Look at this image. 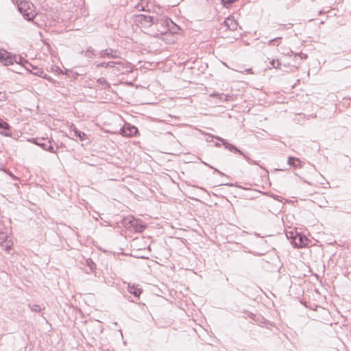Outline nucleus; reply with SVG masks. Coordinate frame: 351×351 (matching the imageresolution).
Returning a JSON list of instances; mask_svg holds the SVG:
<instances>
[{
	"label": "nucleus",
	"mask_w": 351,
	"mask_h": 351,
	"mask_svg": "<svg viewBox=\"0 0 351 351\" xmlns=\"http://www.w3.org/2000/svg\"><path fill=\"white\" fill-rule=\"evenodd\" d=\"M299 56H300V58H301L302 59H303V58H304V59L307 58V55H306V54H304V53H301L300 54H299Z\"/></svg>",
	"instance_id": "c756f323"
},
{
	"label": "nucleus",
	"mask_w": 351,
	"mask_h": 351,
	"mask_svg": "<svg viewBox=\"0 0 351 351\" xmlns=\"http://www.w3.org/2000/svg\"><path fill=\"white\" fill-rule=\"evenodd\" d=\"M71 130L73 131L75 136L81 141H84L87 138V135L84 132L78 130L73 124L71 125Z\"/></svg>",
	"instance_id": "4468645a"
},
{
	"label": "nucleus",
	"mask_w": 351,
	"mask_h": 351,
	"mask_svg": "<svg viewBox=\"0 0 351 351\" xmlns=\"http://www.w3.org/2000/svg\"><path fill=\"white\" fill-rule=\"evenodd\" d=\"M138 221L137 219H135L134 218L132 219V220L130 221V223H131V226H135L137 225Z\"/></svg>",
	"instance_id": "c85d7f7f"
},
{
	"label": "nucleus",
	"mask_w": 351,
	"mask_h": 351,
	"mask_svg": "<svg viewBox=\"0 0 351 351\" xmlns=\"http://www.w3.org/2000/svg\"><path fill=\"white\" fill-rule=\"evenodd\" d=\"M0 134L4 135L5 136H10L12 135V132L10 130L9 124L1 119H0Z\"/></svg>",
	"instance_id": "9b49d317"
},
{
	"label": "nucleus",
	"mask_w": 351,
	"mask_h": 351,
	"mask_svg": "<svg viewBox=\"0 0 351 351\" xmlns=\"http://www.w3.org/2000/svg\"><path fill=\"white\" fill-rule=\"evenodd\" d=\"M137 21L144 25L150 26L152 24H154L153 17L145 14L138 15Z\"/></svg>",
	"instance_id": "9d476101"
},
{
	"label": "nucleus",
	"mask_w": 351,
	"mask_h": 351,
	"mask_svg": "<svg viewBox=\"0 0 351 351\" xmlns=\"http://www.w3.org/2000/svg\"><path fill=\"white\" fill-rule=\"evenodd\" d=\"M81 53L88 58H94L97 56L95 50L92 47H88L86 51H81Z\"/></svg>",
	"instance_id": "2eb2a0df"
},
{
	"label": "nucleus",
	"mask_w": 351,
	"mask_h": 351,
	"mask_svg": "<svg viewBox=\"0 0 351 351\" xmlns=\"http://www.w3.org/2000/svg\"><path fill=\"white\" fill-rule=\"evenodd\" d=\"M138 132V129L134 125L126 124L121 129V134L127 137H132Z\"/></svg>",
	"instance_id": "0eeeda50"
},
{
	"label": "nucleus",
	"mask_w": 351,
	"mask_h": 351,
	"mask_svg": "<svg viewBox=\"0 0 351 351\" xmlns=\"http://www.w3.org/2000/svg\"><path fill=\"white\" fill-rule=\"evenodd\" d=\"M213 137L215 138L216 139L220 141L226 149H228L229 151H230L233 153L242 155L247 160V161L250 160V158L248 156H247L244 153H243V152H241L240 149H239L237 147H236L234 145H232V144L228 143L225 139H223L219 136H213Z\"/></svg>",
	"instance_id": "39448f33"
},
{
	"label": "nucleus",
	"mask_w": 351,
	"mask_h": 351,
	"mask_svg": "<svg viewBox=\"0 0 351 351\" xmlns=\"http://www.w3.org/2000/svg\"><path fill=\"white\" fill-rule=\"evenodd\" d=\"M249 163H252L254 165H258L257 162L256 160H252V159H250V161H247Z\"/></svg>",
	"instance_id": "2f4dec72"
},
{
	"label": "nucleus",
	"mask_w": 351,
	"mask_h": 351,
	"mask_svg": "<svg viewBox=\"0 0 351 351\" xmlns=\"http://www.w3.org/2000/svg\"><path fill=\"white\" fill-rule=\"evenodd\" d=\"M24 67L34 75L43 77L51 81V78L45 73L43 69L32 64L29 61H25Z\"/></svg>",
	"instance_id": "f03ea898"
},
{
	"label": "nucleus",
	"mask_w": 351,
	"mask_h": 351,
	"mask_svg": "<svg viewBox=\"0 0 351 351\" xmlns=\"http://www.w3.org/2000/svg\"><path fill=\"white\" fill-rule=\"evenodd\" d=\"M15 58H16V61H14V62L20 64L24 66L25 61H27L26 60L23 59L21 56H14Z\"/></svg>",
	"instance_id": "a878e982"
},
{
	"label": "nucleus",
	"mask_w": 351,
	"mask_h": 351,
	"mask_svg": "<svg viewBox=\"0 0 351 351\" xmlns=\"http://www.w3.org/2000/svg\"><path fill=\"white\" fill-rule=\"evenodd\" d=\"M128 291L132 293V295H134V296L135 297H139L141 293H142V291L141 289L138 288L137 287H136L135 285H130V284L128 285Z\"/></svg>",
	"instance_id": "dca6fc26"
},
{
	"label": "nucleus",
	"mask_w": 351,
	"mask_h": 351,
	"mask_svg": "<svg viewBox=\"0 0 351 351\" xmlns=\"http://www.w3.org/2000/svg\"><path fill=\"white\" fill-rule=\"evenodd\" d=\"M226 185H228V186H233L232 184H226Z\"/></svg>",
	"instance_id": "c9c22d12"
},
{
	"label": "nucleus",
	"mask_w": 351,
	"mask_h": 351,
	"mask_svg": "<svg viewBox=\"0 0 351 351\" xmlns=\"http://www.w3.org/2000/svg\"><path fill=\"white\" fill-rule=\"evenodd\" d=\"M281 39L280 37L274 38L268 41V45H279V40Z\"/></svg>",
	"instance_id": "393cba45"
},
{
	"label": "nucleus",
	"mask_w": 351,
	"mask_h": 351,
	"mask_svg": "<svg viewBox=\"0 0 351 351\" xmlns=\"http://www.w3.org/2000/svg\"><path fill=\"white\" fill-rule=\"evenodd\" d=\"M141 229H145V226H144V225L143 226H141Z\"/></svg>",
	"instance_id": "f704fd0d"
},
{
	"label": "nucleus",
	"mask_w": 351,
	"mask_h": 351,
	"mask_svg": "<svg viewBox=\"0 0 351 351\" xmlns=\"http://www.w3.org/2000/svg\"><path fill=\"white\" fill-rule=\"evenodd\" d=\"M116 63V67L112 68L114 69V73H123V70L125 69H128V63L125 62H121V61H115Z\"/></svg>",
	"instance_id": "ddd939ff"
},
{
	"label": "nucleus",
	"mask_w": 351,
	"mask_h": 351,
	"mask_svg": "<svg viewBox=\"0 0 351 351\" xmlns=\"http://www.w3.org/2000/svg\"><path fill=\"white\" fill-rule=\"evenodd\" d=\"M237 0H221L222 5L228 8L233 3L237 1Z\"/></svg>",
	"instance_id": "b1692460"
},
{
	"label": "nucleus",
	"mask_w": 351,
	"mask_h": 351,
	"mask_svg": "<svg viewBox=\"0 0 351 351\" xmlns=\"http://www.w3.org/2000/svg\"><path fill=\"white\" fill-rule=\"evenodd\" d=\"M240 72L242 73H244V74H253V71H252V69H246L244 71H240Z\"/></svg>",
	"instance_id": "cd10ccee"
},
{
	"label": "nucleus",
	"mask_w": 351,
	"mask_h": 351,
	"mask_svg": "<svg viewBox=\"0 0 351 351\" xmlns=\"http://www.w3.org/2000/svg\"><path fill=\"white\" fill-rule=\"evenodd\" d=\"M119 53L114 49H106L101 50L98 53V57L100 58H105L106 57L110 58H119Z\"/></svg>",
	"instance_id": "6e6552de"
},
{
	"label": "nucleus",
	"mask_w": 351,
	"mask_h": 351,
	"mask_svg": "<svg viewBox=\"0 0 351 351\" xmlns=\"http://www.w3.org/2000/svg\"><path fill=\"white\" fill-rule=\"evenodd\" d=\"M297 238L295 239V245H297L298 247H302L306 245V243L304 242V240L303 239L301 235L298 236V242L296 241Z\"/></svg>",
	"instance_id": "412c9836"
},
{
	"label": "nucleus",
	"mask_w": 351,
	"mask_h": 351,
	"mask_svg": "<svg viewBox=\"0 0 351 351\" xmlns=\"http://www.w3.org/2000/svg\"><path fill=\"white\" fill-rule=\"evenodd\" d=\"M210 96L213 97L219 98V99L223 100V101H228V100H230V98L231 97L229 95L221 94V93H213L210 95Z\"/></svg>",
	"instance_id": "aec40b11"
},
{
	"label": "nucleus",
	"mask_w": 351,
	"mask_h": 351,
	"mask_svg": "<svg viewBox=\"0 0 351 351\" xmlns=\"http://www.w3.org/2000/svg\"><path fill=\"white\" fill-rule=\"evenodd\" d=\"M215 169V171L217 172L219 175L225 176V174L223 173H222L221 171H220L219 170H218L217 169Z\"/></svg>",
	"instance_id": "7c9ffc66"
},
{
	"label": "nucleus",
	"mask_w": 351,
	"mask_h": 351,
	"mask_svg": "<svg viewBox=\"0 0 351 351\" xmlns=\"http://www.w3.org/2000/svg\"><path fill=\"white\" fill-rule=\"evenodd\" d=\"M97 83L98 85L101 86V88L108 89L110 88V84L106 81L104 77H99L97 80Z\"/></svg>",
	"instance_id": "6ab92c4d"
},
{
	"label": "nucleus",
	"mask_w": 351,
	"mask_h": 351,
	"mask_svg": "<svg viewBox=\"0 0 351 351\" xmlns=\"http://www.w3.org/2000/svg\"><path fill=\"white\" fill-rule=\"evenodd\" d=\"M287 163L290 166L298 167L300 166L301 161L298 158L289 156L287 160Z\"/></svg>",
	"instance_id": "f3484780"
},
{
	"label": "nucleus",
	"mask_w": 351,
	"mask_h": 351,
	"mask_svg": "<svg viewBox=\"0 0 351 351\" xmlns=\"http://www.w3.org/2000/svg\"><path fill=\"white\" fill-rule=\"evenodd\" d=\"M280 64V63L278 60H272L269 62V65L272 68L277 69L279 67Z\"/></svg>",
	"instance_id": "bb28decb"
},
{
	"label": "nucleus",
	"mask_w": 351,
	"mask_h": 351,
	"mask_svg": "<svg viewBox=\"0 0 351 351\" xmlns=\"http://www.w3.org/2000/svg\"><path fill=\"white\" fill-rule=\"evenodd\" d=\"M9 234V230L3 226H0V245L5 251H8L13 246V242Z\"/></svg>",
	"instance_id": "f257e3e1"
},
{
	"label": "nucleus",
	"mask_w": 351,
	"mask_h": 351,
	"mask_svg": "<svg viewBox=\"0 0 351 351\" xmlns=\"http://www.w3.org/2000/svg\"><path fill=\"white\" fill-rule=\"evenodd\" d=\"M161 25H165L167 27V29L162 32V34H167L168 32L170 34H176L180 29L179 27L169 19H166L165 21H162Z\"/></svg>",
	"instance_id": "423d86ee"
},
{
	"label": "nucleus",
	"mask_w": 351,
	"mask_h": 351,
	"mask_svg": "<svg viewBox=\"0 0 351 351\" xmlns=\"http://www.w3.org/2000/svg\"><path fill=\"white\" fill-rule=\"evenodd\" d=\"M86 265L89 267L90 269L93 271L96 269V265L92 259L88 258L86 260Z\"/></svg>",
	"instance_id": "5701e85b"
},
{
	"label": "nucleus",
	"mask_w": 351,
	"mask_h": 351,
	"mask_svg": "<svg viewBox=\"0 0 351 351\" xmlns=\"http://www.w3.org/2000/svg\"><path fill=\"white\" fill-rule=\"evenodd\" d=\"M14 61H16V58L11 56L8 52H0V62H2L4 65L13 64Z\"/></svg>",
	"instance_id": "1a4fd4ad"
},
{
	"label": "nucleus",
	"mask_w": 351,
	"mask_h": 351,
	"mask_svg": "<svg viewBox=\"0 0 351 351\" xmlns=\"http://www.w3.org/2000/svg\"><path fill=\"white\" fill-rule=\"evenodd\" d=\"M204 163L206 165L208 166L210 168H211V169H214L212 166H210V165H208L207 163H206V162H204Z\"/></svg>",
	"instance_id": "473e14b6"
},
{
	"label": "nucleus",
	"mask_w": 351,
	"mask_h": 351,
	"mask_svg": "<svg viewBox=\"0 0 351 351\" xmlns=\"http://www.w3.org/2000/svg\"><path fill=\"white\" fill-rule=\"evenodd\" d=\"M215 146H217V147H220V146H221V145H220L219 143H215Z\"/></svg>",
	"instance_id": "72a5a7b5"
},
{
	"label": "nucleus",
	"mask_w": 351,
	"mask_h": 351,
	"mask_svg": "<svg viewBox=\"0 0 351 351\" xmlns=\"http://www.w3.org/2000/svg\"><path fill=\"white\" fill-rule=\"evenodd\" d=\"M18 9L21 14H23L25 19L31 21L34 19L35 14L34 12L31 10L30 4L29 2H21L18 5Z\"/></svg>",
	"instance_id": "20e7f679"
},
{
	"label": "nucleus",
	"mask_w": 351,
	"mask_h": 351,
	"mask_svg": "<svg viewBox=\"0 0 351 351\" xmlns=\"http://www.w3.org/2000/svg\"><path fill=\"white\" fill-rule=\"evenodd\" d=\"M29 308L32 312L40 313L41 311V307L38 304H28Z\"/></svg>",
	"instance_id": "4be33fe9"
},
{
	"label": "nucleus",
	"mask_w": 351,
	"mask_h": 351,
	"mask_svg": "<svg viewBox=\"0 0 351 351\" xmlns=\"http://www.w3.org/2000/svg\"><path fill=\"white\" fill-rule=\"evenodd\" d=\"M31 141L40 147L44 150L48 151L51 153L56 152L53 147L51 145V141L48 138H32Z\"/></svg>",
	"instance_id": "7ed1b4c3"
},
{
	"label": "nucleus",
	"mask_w": 351,
	"mask_h": 351,
	"mask_svg": "<svg viewBox=\"0 0 351 351\" xmlns=\"http://www.w3.org/2000/svg\"><path fill=\"white\" fill-rule=\"evenodd\" d=\"M224 25L227 29L231 31L236 30L238 25L236 21L231 18H228L226 21H224Z\"/></svg>",
	"instance_id": "f8f14e48"
},
{
	"label": "nucleus",
	"mask_w": 351,
	"mask_h": 351,
	"mask_svg": "<svg viewBox=\"0 0 351 351\" xmlns=\"http://www.w3.org/2000/svg\"><path fill=\"white\" fill-rule=\"evenodd\" d=\"M114 68L116 67L115 61H110L108 62H100L96 64V68Z\"/></svg>",
	"instance_id": "a211bd4d"
}]
</instances>
